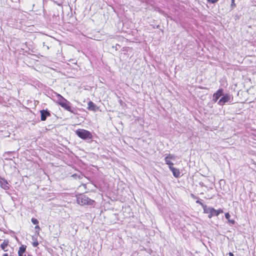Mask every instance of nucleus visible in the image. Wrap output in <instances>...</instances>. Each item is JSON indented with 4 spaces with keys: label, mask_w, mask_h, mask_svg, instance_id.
I'll list each match as a JSON object with an SVG mask.
<instances>
[{
    "label": "nucleus",
    "mask_w": 256,
    "mask_h": 256,
    "mask_svg": "<svg viewBox=\"0 0 256 256\" xmlns=\"http://www.w3.org/2000/svg\"><path fill=\"white\" fill-rule=\"evenodd\" d=\"M76 202L82 206L85 205L92 206L94 203V201L84 194H80L76 196Z\"/></svg>",
    "instance_id": "f257e3e1"
},
{
    "label": "nucleus",
    "mask_w": 256,
    "mask_h": 256,
    "mask_svg": "<svg viewBox=\"0 0 256 256\" xmlns=\"http://www.w3.org/2000/svg\"><path fill=\"white\" fill-rule=\"evenodd\" d=\"M204 212L205 214H208V218H210L212 216H218L220 213L223 212V210L221 209L216 210L213 208L204 206Z\"/></svg>",
    "instance_id": "f03ea898"
},
{
    "label": "nucleus",
    "mask_w": 256,
    "mask_h": 256,
    "mask_svg": "<svg viewBox=\"0 0 256 256\" xmlns=\"http://www.w3.org/2000/svg\"><path fill=\"white\" fill-rule=\"evenodd\" d=\"M76 133L78 137L83 140H90L92 138V134L89 131L84 129H78Z\"/></svg>",
    "instance_id": "7ed1b4c3"
},
{
    "label": "nucleus",
    "mask_w": 256,
    "mask_h": 256,
    "mask_svg": "<svg viewBox=\"0 0 256 256\" xmlns=\"http://www.w3.org/2000/svg\"><path fill=\"white\" fill-rule=\"evenodd\" d=\"M222 96L218 100V104L220 106H223L226 103H230L232 102L233 97L229 94H226Z\"/></svg>",
    "instance_id": "20e7f679"
},
{
    "label": "nucleus",
    "mask_w": 256,
    "mask_h": 256,
    "mask_svg": "<svg viewBox=\"0 0 256 256\" xmlns=\"http://www.w3.org/2000/svg\"><path fill=\"white\" fill-rule=\"evenodd\" d=\"M175 160L176 156L170 154H166L164 158L165 162L166 164L168 165V167L172 166L174 165V163L171 160Z\"/></svg>",
    "instance_id": "39448f33"
},
{
    "label": "nucleus",
    "mask_w": 256,
    "mask_h": 256,
    "mask_svg": "<svg viewBox=\"0 0 256 256\" xmlns=\"http://www.w3.org/2000/svg\"><path fill=\"white\" fill-rule=\"evenodd\" d=\"M223 90L222 88L218 89L212 96V100L216 102L219 98L223 95Z\"/></svg>",
    "instance_id": "423d86ee"
},
{
    "label": "nucleus",
    "mask_w": 256,
    "mask_h": 256,
    "mask_svg": "<svg viewBox=\"0 0 256 256\" xmlns=\"http://www.w3.org/2000/svg\"><path fill=\"white\" fill-rule=\"evenodd\" d=\"M60 106L62 108H64L65 110H67L68 111L72 113L74 112L73 110H72V107L70 106V103L68 100H66L64 102H63L62 104Z\"/></svg>",
    "instance_id": "0eeeda50"
},
{
    "label": "nucleus",
    "mask_w": 256,
    "mask_h": 256,
    "mask_svg": "<svg viewBox=\"0 0 256 256\" xmlns=\"http://www.w3.org/2000/svg\"><path fill=\"white\" fill-rule=\"evenodd\" d=\"M169 168L172 171L175 178H178L180 177V172L178 169L173 167V166H169Z\"/></svg>",
    "instance_id": "6e6552de"
},
{
    "label": "nucleus",
    "mask_w": 256,
    "mask_h": 256,
    "mask_svg": "<svg viewBox=\"0 0 256 256\" xmlns=\"http://www.w3.org/2000/svg\"><path fill=\"white\" fill-rule=\"evenodd\" d=\"M41 120L44 121L46 120L47 116H50V114L48 110H40Z\"/></svg>",
    "instance_id": "1a4fd4ad"
},
{
    "label": "nucleus",
    "mask_w": 256,
    "mask_h": 256,
    "mask_svg": "<svg viewBox=\"0 0 256 256\" xmlns=\"http://www.w3.org/2000/svg\"><path fill=\"white\" fill-rule=\"evenodd\" d=\"M0 184L1 187L4 190L9 189V185L7 181L4 178H0Z\"/></svg>",
    "instance_id": "9d476101"
},
{
    "label": "nucleus",
    "mask_w": 256,
    "mask_h": 256,
    "mask_svg": "<svg viewBox=\"0 0 256 256\" xmlns=\"http://www.w3.org/2000/svg\"><path fill=\"white\" fill-rule=\"evenodd\" d=\"M56 96L57 98L58 104L60 106L62 104L63 102H66L67 100L63 96H62L60 94H58L56 93Z\"/></svg>",
    "instance_id": "9b49d317"
},
{
    "label": "nucleus",
    "mask_w": 256,
    "mask_h": 256,
    "mask_svg": "<svg viewBox=\"0 0 256 256\" xmlns=\"http://www.w3.org/2000/svg\"><path fill=\"white\" fill-rule=\"evenodd\" d=\"M88 109L96 112L98 110V108L93 102L90 101L88 102Z\"/></svg>",
    "instance_id": "f8f14e48"
},
{
    "label": "nucleus",
    "mask_w": 256,
    "mask_h": 256,
    "mask_svg": "<svg viewBox=\"0 0 256 256\" xmlns=\"http://www.w3.org/2000/svg\"><path fill=\"white\" fill-rule=\"evenodd\" d=\"M8 246V242L4 240V242L0 244V247L2 250H3L4 252L8 251L6 249Z\"/></svg>",
    "instance_id": "ddd939ff"
},
{
    "label": "nucleus",
    "mask_w": 256,
    "mask_h": 256,
    "mask_svg": "<svg viewBox=\"0 0 256 256\" xmlns=\"http://www.w3.org/2000/svg\"><path fill=\"white\" fill-rule=\"evenodd\" d=\"M26 246L24 245L21 246L19 248L18 254H24L26 252Z\"/></svg>",
    "instance_id": "4468645a"
},
{
    "label": "nucleus",
    "mask_w": 256,
    "mask_h": 256,
    "mask_svg": "<svg viewBox=\"0 0 256 256\" xmlns=\"http://www.w3.org/2000/svg\"><path fill=\"white\" fill-rule=\"evenodd\" d=\"M32 223L34 224H38V221L37 219L34 218H32L31 220Z\"/></svg>",
    "instance_id": "2eb2a0df"
},
{
    "label": "nucleus",
    "mask_w": 256,
    "mask_h": 256,
    "mask_svg": "<svg viewBox=\"0 0 256 256\" xmlns=\"http://www.w3.org/2000/svg\"><path fill=\"white\" fill-rule=\"evenodd\" d=\"M196 203L198 204H200V205H201V206H202V208H203V210L204 209V206H206V204H202V202L200 200H197L196 201Z\"/></svg>",
    "instance_id": "dca6fc26"
},
{
    "label": "nucleus",
    "mask_w": 256,
    "mask_h": 256,
    "mask_svg": "<svg viewBox=\"0 0 256 256\" xmlns=\"http://www.w3.org/2000/svg\"><path fill=\"white\" fill-rule=\"evenodd\" d=\"M85 36H88V38H92V39H94V40H100V39H98V38L96 37L95 36H86V35H85Z\"/></svg>",
    "instance_id": "f3484780"
},
{
    "label": "nucleus",
    "mask_w": 256,
    "mask_h": 256,
    "mask_svg": "<svg viewBox=\"0 0 256 256\" xmlns=\"http://www.w3.org/2000/svg\"><path fill=\"white\" fill-rule=\"evenodd\" d=\"M235 0H232V4H231V8H234V7H236V4L234 3Z\"/></svg>",
    "instance_id": "a211bd4d"
},
{
    "label": "nucleus",
    "mask_w": 256,
    "mask_h": 256,
    "mask_svg": "<svg viewBox=\"0 0 256 256\" xmlns=\"http://www.w3.org/2000/svg\"><path fill=\"white\" fill-rule=\"evenodd\" d=\"M38 245V241L34 242H32V246L34 247H36Z\"/></svg>",
    "instance_id": "6ab92c4d"
},
{
    "label": "nucleus",
    "mask_w": 256,
    "mask_h": 256,
    "mask_svg": "<svg viewBox=\"0 0 256 256\" xmlns=\"http://www.w3.org/2000/svg\"><path fill=\"white\" fill-rule=\"evenodd\" d=\"M208 0V2L212 4H214L216 2H217L219 0Z\"/></svg>",
    "instance_id": "aec40b11"
},
{
    "label": "nucleus",
    "mask_w": 256,
    "mask_h": 256,
    "mask_svg": "<svg viewBox=\"0 0 256 256\" xmlns=\"http://www.w3.org/2000/svg\"><path fill=\"white\" fill-rule=\"evenodd\" d=\"M230 214H229V213H226L225 214V217L227 219V220H229L230 218Z\"/></svg>",
    "instance_id": "412c9836"
},
{
    "label": "nucleus",
    "mask_w": 256,
    "mask_h": 256,
    "mask_svg": "<svg viewBox=\"0 0 256 256\" xmlns=\"http://www.w3.org/2000/svg\"><path fill=\"white\" fill-rule=\"evenodd\" d=\"M40 229V226H35V230H36V232H37L38 231H39Z\"/></svg>",
    "instance_id": "4be33fe9"
},
{
    "label": "nucleus",
    "mask_w": 256,
    "mask_h": 256,
    "mask_svg": "<svg viewBox=\"0 0 256 256\" xmlns=\"http://www.w3.org/2000/svg\"><path fill=\"white\" fill-rule=\"evenodd\" d=\"M228 221L232 223V224H234V220H228Z\"/></svg>",
    "instance_id": "5701e85b"
},
{
    "label": "nucleus",
    "mask_w": 256,
    "mask_h": 256,
    "mask_svg": "<svg viewBox=\"0 0 256 256\" xmlns=\"http://www.w3.org/2000/svg\"><path fill=\"white\" fill-rule=\"evenodd\" d=\"M228 255L229 256H234V254L231 252H229Z\"/></svg>",
    "instance_id": "b1692460"
},
{
    "label": "nucleus",
    "mask_w": 256,
    "mask_h": 256,
    "mask_svg": "<svg viewBox=\"0 0 256 256\" xmlns=\"http://www.w3.org/2000/svg\"><path fill=\"white\" fill-rule=\"evenodd\" d=\"M18 254V256H26V255H24V254Z\"/></svg>",
    "instance_id": "393cba45"
},
{
    "label": "nucleus",
    "mask_w": 256,
    "mask_h": 256,
    "mask_svg": "<svg viewBox=\"0 0 256 256\" xmlns=\"http://www.w3.org/2000/svg\"><path fill=\"white\" fill-rule=\"evenodd\" d=\"M192 196L194 198H196V196H194V194H192Z\"/></svg>",
    "instance_id": "a878e982"
},
{
    "label": "nucleus",
    "mask_w": 256,
    "mask_h": 256,
    "mask_svg": "<svg viewBox=\"0 0 256 256\" xmlns=\"http://www.w3.org/2000/svg\"><path fill=\"white\" fill-rule=\"evenodd\" d=\"M2 256H8V254H4Z\"/></svg>",
    "instance_id": "bb28decb"
},
{
    "label": "nucleus",
    "mask_w": 256,
    "mask_h": 256,
    "mask_svg": "<svg viewBox=\"0 0 256 256\" xmlns=\"http://www.w3.org/2000/svg\"><path fill=\"white\" fill-rule=\"evenodd\" d=\"M28 256H32V255H28Z\"/></svg>",
    "instance_id": "cd10ccee"
},
{
    "label": "nucleus",
    "mask_w": 256,
    "mask_h": 256,
    "mask_svg": "<svg viewBox=\"0 0 256 256\" xmlns=\"http://www.w3.org/2000/svg\"><path fill=\"white\" fill-rule=\"evenodd\" d=\"M12 256V255H11V256Z\"/></svg>",
    "instance_id": "c85d7f7f"
}]
</instances>
